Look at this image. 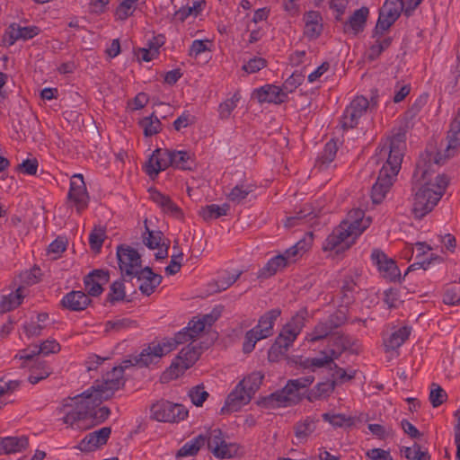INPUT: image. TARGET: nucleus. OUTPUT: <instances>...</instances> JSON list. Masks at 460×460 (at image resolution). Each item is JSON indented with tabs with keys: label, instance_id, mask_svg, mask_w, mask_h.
I'll return each instance as SVG.
<instances>
[{
	"label": "nucleus",
	"instance_id": "nucleus-1",
	"mask_svg": "<svg viewBox=\"0 0 460 460\" xmlns=\"http://www.w3.org/2000/svg\"><path fill=\"white\" fill-rule=\"evenodd\" d=\"M180 344L176 335L173 338H164L161 342L150 343L137 356L125 360L123 366L112 367L102 376V380L95 381L84 392L66 401L60 410L64 413L63 423L78 430H86L102 423L109 418L111 411L101 404L111 398L115 392L123 386L125 368L133 365L148 367Z\"/></svg>",
	"mask_w": 460,
	"mask_h": 460
},
{
	"label": "nucleus",
	"instance_id": "nucleus-2",
	"mask_svg": "<svg viewBox=\"0 0 460 460\" xmlns=\"http://www.w3.org/2000/svg\"><path fill=\"white\" fill-rule=\"evenodd\" d=\"M405 139V132L400 130L386 144L376 150L374 157L376 163L378 164L385 157L386 160L380 169L377 180L371 190V199L375 204H380L384 200L401 169L403 152L406 147Z\"/></svg>",
	"mask_w": 460,
	"mask_h": 460
},
{
	"label": "nucleus",
	"instance_id": "nucleus-3",
	"mask_svg": "<svg viewBox=\"0 0 460 460\" xmlns=\"http://www.w3.org/2000/svg\"><path fill=\"white\" fill-rule=\"evenodd\" d=\"M371 224L369 217H366L362 209L351 210L346 219L333 229L323 243L326 251L336 250L337 252L349 249Z\"/></svg>",
	"mask_w": 460,
	"mask_h": 460
},
{
	"label": "nucleus",
	"instance_id": "nucleus-4",
	"mask_svg": "<svg viewBox=\"0 0 460 460\" xmlns=\"http://www.w3.org/2000/svg\"><path fill=\"white\" fill-rule=\"evenodd\" d=\"M193 164V154L190 152L157 148L150 156L146 172L153 178L170 166L190 170Z\"/></svg>",
	"mask_w": 460,
	"mask_h": 460
},
{
	"label": "nucleus",
	"instance_id": "nucleus-5",
	"mask_svg": "<svg viewBox=\"0 0 460 460\" xmlns=\"http://www.w3.org/2000/svg\"><path fill=\"white\" fill-rule=\"evenodd\" d=\"M447 185V177L438 175L435 182H426L418 187L412 204L415 217L421 218L429 213L442 198Z\"/></svg>",
	"mask_w": 460,
	"mask_h": 460
},
{
	"label": "nucleus",
	"instance_id": "nucleus-6",
	"mask_svg": "<svg viewBox=\"0 0 460 460\" xmlns=\"http://www.w3.org/2000/svg\"><path fill=\"white\" fill-rule=\"evenodd\" d=\"M280 314L281 310L279 308L267 311L260 317L257 325L246 332L243 342V351L244 353H251L259 341L273 335L275 322Z\"/></svg>",
	"mask_w": 460,
	"mask_h": 460
},
{
	"label": "nucleus",
	"instance_id": "nucleus-7",
	"mask_svg": "<svg viewBox=\"0 0 460 460\" xmlns=\"http://www.w3.org/2000/svg\"><path fill=\"white\" fill-rule=\"evenodd\" d=\"M200 356V349L189 344L181 349L171 366L163 374L164 379H176L192 367Z\"/></svg>",
	"mask_w": 460,
	"mask_h": 460
},
{
	"label": "nucleus",
	"instance_id": "nucleus-8",
	"mask_svg": "<svg viewBox=\"0 0 460 460\" xmlns=\"http://www.w3.org/2000/svg\"><path fill=\"white\" fill-rule=\"evenodd\" d=\"M218 309H213L209 314L200 317H194L188 325L175 335L181 344L195 341L207 326H211L220 316Z\"/></svg>",
	"mask_w": 460,
	"mask_h": 460
},
{
	"label": "nucleus",
	"instance_id": "nucleus-9",
	"mask_svg": "<svg viewBox=\"0 0 460 460\" xmlns=\"http://www.w3.org/2000/svg\"><path fill=\"white\" fill-rule=\"evenodd\" d=\"M151 418L161 422H180L188 416L187 409L179 403L161 400L152 404Z\"/></svg>",
	"mask_w": 460,
	"mask_h": 460
},
{
	"label": "nucleus",
	"instance_id": "nucleus-10",
	"mask_svg": "<svg viewBox=\"0 0 460 460\" xmlns=\"http://www.w3.org/2000/svg\"><path fill=\"white\" fill-rule=\"evenodd\" d=\"M90 197L82 174H74L70 179L67 193L68 206L75 208L77 213H82L88 208Z\"/></svg>",
	"mask_w": 460,
	"mask_h": 460
},
{
	"label": "nucleus",
	"instance_id": "nucleus-11",
	"mask_svg": "<svg viewBox=\"0 0 460 460\" xmlns=\"http://www.w3.org/2000/svg\"><path fill=\"white\" fill-rule=\"evenodd\" d=\"M403 11V0H386L379 11V16L375 27V35L385 32L400 17Z\"/></svg>",
	"mask_w": 460,
	"mask_h": 460
},
{
	"label": "nucleus",
	"instance_id": "nucleus-12",
	"mask_svg": "<svg viewBox=\"0 0 460 460\" xmlns=\"http://www.w3.org/2000/svg\"><path fill=\"white\" fill-rule=\"evenodd\" d=\"M119 267L125 276L133 277L143 269L141 268V258L137 250L125 245L117 249Z\"/></svg>",
	"mask_w": 460,
	"mask_h": 460
},
{
	"label": "nucleus",
	"instance_id": "nucleus-13",
	"mask_svg": "<svg viewBox=\"0 0 460 460\" xmlns=\"http://www.w3.org/2000/svg\"><path fill=\"white\" fill-rule=\"evenodd\" d=\"M371 260L383 279L389 282H395L401 279V271L396 262L383 251L374 249L371 253Z\"/></svg>",
	"mask_w": 460,
	"mask_h": 460
},
{
	"label": "nucleus",
	"instance_id": "nucleus-14",
	"mask_svg": "<svg viewBox=\"0 0 460 460\" xmlns=\"http://www.w3.org/2000/svg\"><path fill=\"white\" fill-rule=\"evenodd\" d=\"M208 449L217 458H231L237 454L239 447L235 443H227L220 429H216L209 432L207 438Z\"/></svg>",
	"mask_w": 460,
	"mask_h": 460
},
{
	"label": "nucleus",
	"instance_id": "nucleus-15",
	"mask_svg": "<svg viewBox=\"0 0 460 460\" xmlns=\"http://www.w3.org/2000/svg\"><path fill=\"white\" fill-rule=\"evenodd\" d=\"M297 336L298 335L291 330L283 326L280 333L276 338L275 342L269 349L268 358L270 361H278L280 358L284 357Z\"/></svg>",
	"mask_w": 460,
	"mask_h": 460
},
{
	"label": "nucleus",
	"instance_id": "nucleus-16",
	"mask_svg": "<svg viewBox=\"0 0 460 460\" xmlns=\"http://www.w3.org/2000/svg\"><path fill=\"white\" fill-rule=\"evenodd\" d=\"M301 396L296 395L286 385L282 389L278 390L263 400L264 405L269 409L288 407L298 403Z\"/></svg>",
	"mask_w": 460,
	"mask_h": 460
},
{
	"label": "nucleus",
	"instance_id": "nucleus-17",
	"mask_svg": "<svg viewBox=\"0 0 460 460\" xmlns=\"http://www.w3.org/2000/svg\"><path fill=\"white\" fill-rule=\"evenodd\" d=\"M252 398V394L239 382L235 388L228 394L221 411L223 413L237 411L243 406L248 404Z\"/></svg>",
	"mask_w": 460,
	"mask_h": 460
},
{
	"label": "nucleus",
	"instance_id": "nucleus-18",
	"mask_svg": "<svg viewBox=\"0 0 460 460\" xmlns=\"http://www.w3.org/2000/svg\"><path fill=\"white\" fill-rule=\"evenodd\" d=\"M355 344L356 340H354L352 337L340 332H335L329 338L328 349L326 351L334 361L335 359H338L346 350H350L352 352L356 351L353 349Z\"/></svg>",
	"mask_w": 460,
	"mask_h": 460
},
{
	"label": "nucleus",
	"instance_id": "nucleus-19",
	"mask_svg": "<svg viewBox=\"0 0 460 460\" xmlns=\"http://www.w3.org/2000/svg\"><path fill=\"white\" fill-rule=\"evenodd\" d=\"M111 429L103 427L98 430L87 434L79 443L81 451L91 452L99 447L105 445L111 436Z\"/></svg>",
	"mask_w": 460,
	"mask_h": 460
},
{
	"label": "nucleus",
	"instance_id": "nucleus-20",
	"mask_svg": "<svg viewBox=\"0 0 460 460\" xmlns=\"http://www.w3.org/2000/svg\"><path fill=\"white\" fill-rule=\"evenodd\" d=\"M109 272L103 270H94L84 277V283L87 295L98 296L103 291L102 286L109 282Z\"/></svg>",
	"mask_w": 460,
	"mask_h": 460
},
{
	"label": "nucleus",
	"instance_id": "nucleus-21",
	"mask_svg": "<svg viewBox=\"0 0 460 460\" xmlns=\"http://www.w3.org/2000/svg\"><path fill=\"white\" fill-rule=\"evenodd\" d=\"M304 35L308 40H316L323 32V17L317 11H308L304 13Z\"/></svg>",
	"mask_w": 460,
	"mask_h": 460
},
{
	"label": "nucleus",
	"instance_id": "nucleus-22",
	"mask_svg": "<svg viewBox=\"0 0 460 460\" xmlns=\"http://www.w3.org/2000/svg\"><path fill=\"white\" fill-rule=\"evenodd\" d=\"M254 97L259 102L282 103L287 100V94L282 87L273 84H266L253 93Z\"/></svg>",
	"mask_w": 460,
	"mask_h": 460
},
{
	"label": "nucleus",
	"instance_id": "nucleus-23",
	"mask_svg": "<svg viewBox=\"0 0 460 460\" xmlns=\"http://www.w3.org/2000/svg\"><path fill=\"white\" fill-rule=\"evenodd\" d=\"M40 33L38 26H21L18 23H12L6 30L5 35L8 37V44L13 45L17 40H28Z\"/></svg>",
	"mask_w": 460,
	"mask_h": 460
},
{
	"label": "nucleus",
	"instance_id": "nucleus-24",
	"mask_svg": "<svg viewBox=\"0 0 460 460\" xmlns=\"http://www.w3.org/2000/svg\"><path fill=\"white\" fill-rule=\"evenodd\" d=\"M134 277L140 282L139 290L146 296H150L162 282V276L155 274L149 267L144 268Z\"/></svg>",
	"mask_w": 460,
	"mask_h": 460
},
{
	"label": "nucleus",
	"instance_id": "nucleus-25",
	"mask_svg": "<svg viewBox=\"0 0 460 460\" xmlns=\"http://www.w3.org/2000/svg\"><path fill=\"white\" fill-rule=\"evenodd\" d=\"M90 303L91 299L87 294L75 290L68 292L61 300L62 306L70 311H83Z\"/></svg>",
	"mask_w": 460,
	"mask_h": 460
},
{
	"label": "nucleus",
	"instance_id": "nucleus-26",
	"mask_svg": "<svg viewBox=\"0 0 460 460\" xmlns=\"http://www.w3.org/2000/svg\"><path fill=\"white\" fill-rule=\"evenodd\" d=\"M372 38L375 41L365 52V58L369 62L376 60L392 43V38L385 37L384 32H378L377 35H375V29L373 30Z\"/></svg>",
	"mask_w": 460,
	"mask_h": 460
},
{
	"label": "nucleus",
	"instance_id": "nucleus-27",
	"mask_svg": "<svg viewBox=\"0 0 460 460\" xmlns=\"http://www.w3.org/2000/svg\"><path fill=\"white\" fill-rule=\"evenodd\" d=\"M150 198L164 213L178 219L182 218V210L171 199L169 196H166L158 190H153L150 193Z\"/></svg>",
	"mask_w": 460,
	"mask_h": 460
},
{
	"label": "nucleus",
	"instance_id": "nucleus-28",
	"mask_svg": "<svg viewBox=\"0 0 460 460\" xmlns=\"http://www.w3.org/2000/svg\"><path fill=\"white\" fill-rule=\"evenodd\" d=\"M447 145L445 149V156H454L456 149L460 146V109L456 116L450 124V128L447 132Z\"/></svg>",
	"mask_w": 460,
	"mask_h": 460
},
{
	"label": "nucleus",
	"instance_id": "nucleus-29",
	"mask_svg": "<svg viewBox=\"0 0 460 460\" xmlns=\"http://www.w3.org/2000/svg\"><path fill=\"white\" fill-rule=\"evenodd\" d=\"M368 14L369 10L367 7L363 6L357 9L349 17L348 22H346L344 31L346 33H351L354 36L363 31Z\"/></svg>",
	"mask_w": 460,
	"mask_h": 460
},
{
	"label": "nucleus",
	"instance_id": "nucleus-30",
	"mask_svg": "<svg viewBox=\"0 0 460 460\" xmlns=\"http://www.w3.org/2000/svg\"><path fill=\"white\" fill-rule=\"evenodd\" d=\"M315 429L316 421L311 417H306L305 420L296 422L294 426L295 436L297 440L296 444L306 441Z\"/></svg>",
	"mask_w": 460,
	"mask_h": 460
},
{
	"label": "nucleus",
	"instance_id": "nucleus-31",
	"mask_svg": "<svg viewBox=\"0 0 460 460\" xmlns=\"http://www.w3.org/2000/svg\"><path fill=\"white\" fill-rule=\"evenodd\" d=\"M335 380L320 382L308 392L306 398L309 402H314L322 398L329 397L335 389Z\"/></svg>",
	"mask_w": 460,
	"mask_h": 460
},
{
	"label": "nucleus",
	"instance_id": "nucleus-32",
	"mask_svg": "<svg viewBox=\"0 0 460 460\" xmlns=\"http://www.w3.org/2000/svg\"><path fill=\"white\" fill-rule=\"evenodd\" d=\"M411 328L403 326L391 333V335L384 341L386 350H394L401 347L409 338Z\"/></svg>",
	"mask_w": 460,
	"mask_h": 460
},
{
	"label": "nucleus",
	"instance_id": "nucleus-33",
	"mask_svg": "<svg viewBox=\"0 0 460 460\" xmlns=\"http://www.w3.org/2000/svg\"><path fill=\"white\" fill-rule=\"evenodd\" d=\"M4 455L13 454L25 449L28 447V438L22 437H6L1 438Z\"/></svg>",
	"mask_w": 460,
	"mask_h": 460
},
{
	"label": "nucleus",
	"instance_id": "nucleus-34",
	"mask_svg": "<svg viewBox=\"0 0 460 460\" xmlns=\"http://www.w3.org/2000/svg\"><path fill=\"white\" fill-rule=\"evenodd\" d=\"M254 185L245 182L236 184L231 189L229 193L226 194V198L229 201L240 204L242 203L249 194L254 191Z\"/></svg>",
	"mask_w": 460,
	"mask_h": 460
},
{
	"label": "nucleus",
	"instance_id": "nucleus-35",
	"mask_svg": "<svg viewBox=\"0 0 460 460\" xmlns=\"http://www.w3.org/2000/svg\"><path fill=\"white\" fill-rule=\"evenodd\" d=\"M289 264L287 261V259L282 256V254H279L273 258H271L266 265L260 270V277L269 278L276 274L278 271L285 269Z\"/></svg>",
	"mask_w": 460,
	"mask_h": 460
},
{
	"label": "nucleus",
	"instance_id": "nucleus-36",
	"mask_svg": "<svg viewBox=\"0 0 460 460\" xmlns=\"http://www.w3.org/2000/svg\"><path fill=\"white\" fill-rule=\"evenodd\" d=\"M23 288H18L15 292L4 296L0 302V313L9 312L18 307L23 300Z\"/></svg>",
	"mask_w": 460,
	"mask_h": 460
},
{
	"label": "nucleus",
	"instance_id": "nucleus-37",
	"mask_svg": "<svg viewBox=\"0 0 460 460\" xmlns=\"http://www.w3.org/2000/svg\"><path fill=\"white\" fill-rule=\"evenodd\" d=\"M207 442V438L199 435L192 438L191 440L185 443L178 451L177 457H185V456H195L199 450L205 445Z\"/></svg>",
	"mask_w": 460,
	"mask_h": 460
},
{
	"label": "nucleus",
	"instance_id": "nucleus-38",
	"mask_svg": "<svg viewBox=\"0 0 460 460\" xmlns=\"http://www.w3.org/2000/svg\"><path fill=\"white\" fill-rule=\"evenodd\" d=\"M321 357L306 358L300 361V366L304 368H308L314 371L316 368H322L331 366L333 363L332 357L329 356L326 350L320 351Z\"/></svg>",
	"mask_w": 460,
	"mask_h": 460
},
{
	"label": "nucleus",
	"instance_id": "nucleus-39",
	"mask_svg": "<svg viewBox=\"0 0 460 460\" xmlns=\"http://www.w3.org/2000/svg\"><path fill=\"white\" fill-rule=\"evenodd\" d=\"M429 99L428 93H422L418 96L414 102L411 104L409 109L404 112L403 117L406 121V125L412 122L426 106Z\"/></svg>",
	"mask_w": 460,
	"mask_h": 460
},
{
	"label": "nucleus",
	"instance_id": "nucleus-40",
	"mask_svg": "<svg viewBox=\"0 0 460 460\" xmlns=\"http://www.w3.org/2000/svg\"><path fill=\"white\" fill-rule=\"evenodd\" d=\"M51 372V368L46 364V362L36 361L31 367V374L28 377V381L31 385H35L40 380L47 378Z\"/></svg>",
	"mask_w": 460,
	"mask_h": 460
},
{
	"label": "nucleus",
	"instance_id": "nucleus-41",
	"mask_svg": "<svg viewBox=\"0 0 460 460\" xmlns=\"http://www.w3.org/2000/svg\"><path fill=\"white\" fill-rule=\"evenodd\" d=\"M334 332L330 329L324 321H320L314 329L305 336L308 342H316L327 337H331Z\"/></svg>",
	"mask_w": 460,
	"mask_h": 460
},
{
	"label": "nucleus",
	"instance_id": "nucleus-42",
	"mask_svg": "<svg viewBox=\"0 0 460 460\" xmlns=\"http://www.w3.org/2000/svg\"><path fill=\"white\" fill-rule=\"evenodd\" d=\"M229 208L230 206L226 203L222 206L211 204L202 208L199 211V215L205 220L216 219L222 216H226Z\"/></svg>",
	"mask_w": 460,
	"mask_h": 460
},
{
	"label": "nucleus",
	"instance_id": "nucleus-43",
	"mask_svg": "<svg viewBox=\"0 0 460 460\" xmlns=\"http://www.w3.org/2000/svg\"><path fill=\"white\" fill-rule=\"evenodd\" d=\"M309 247L310 243L303 239L298 241L292 247L287 249L282 253V256H284L287 259V261L290 265L291 263L296 261L297 257L302 256L309 249Z\"/></svg>",
	"mask_w": 460,
	"mask_h": 460
},
{
	"label": "nucleus",
	"instance_id": "nucleus-44",
	"mask_svg": "<svg viewBox=\"0 0 460 460\" xmlns=\"http://www.w3.org/2000/svg\"><path fill=\"white\" fill-rule=\"evenodd\" d=\"M137 322L129 318H118L105 323V332H119L124 330L136 328Z\"/></svg>",
	"mask_w": 460,
	"mask_h": 460
},
{
	"label": "nucleus",
	"instance_id": "nucleus-45",
	"mask_svg": "<svg viewBox=\"0 0 460 460\" xmlns=\"http://www.w3.org/2000/svg\"><path fill=\"white\" fill-rule=\"evenodd\" d=\"M139 125L144 131L146 137H152L156 135L162 129V123L159 119L154 114L143 118L139 121Z\"/></svg>",
	"mask_w": 460,
	"mask_h": 460
},
{
	"label": "nucleus",
	"instance_id": "nucleus-46",
	"mask_svg": "<svg viewBox=\"0 0 460 460\" xmlns=\"http://www.w3.org/2000/svg\"><path fill=\"white\" fill-rule=\"evenodd\" d=\"M308 318V311L305 308L299 310L291 320L284 325L285 328L291 330L296 334L299 335L305 327V322Z\"/></svg>",
	"mask_w": 460,
	"mask_h": 460
},
{
	"label": "nucleus",
	"instance_id": "nucleus-47",
	"mask_svg": "<svg viewBox=\"0 0 460 460\" xmlns=\"http://www.w3.org/2000/svg\"><path fill=\"white\" fill-rule=\"evenodd\" d=\"M241 99V95L238 92L234 93L233 96L226 99L225 102L220 103L218 107L219 117L222 119H229L232 111L237 107V103Z\"/></svg>",
	"mask_w": 460,
	"mask_h": 460
},
{
	"label": "nucleus",
	"instance_id": "nucleus-48",
	"mask_svg": "<svg viewBox=\"0 0 460 460\" xmlns=\"http://www.w3.org/2000/svg\"><path fill=\"white\" fill-rule=\"evenodd\" d=\"M338 146L337 143L334 140H330L324 146V148L319 157L318 162L320 163L321 167H326L332 163L337 154Z\"/></svg>",
	"mask_w": 460,
	"mask_h": 460
},
{
	"label": "nucleus",
	"instance_id": "nucleus-49",
	"mask_svg": "<svg viewBox=\"0 0 460 460\" xmlns=\"http://www.w3.org/2000/svg\"><path fill=\"white\" fill-rule=\"evenodd\" d=\"M322 418L324 421L329 422L335 428H341L343 426H352L353 420L350 417H347L344 414H334V413H323Z\"/></svg>",
	"mask_w": 460,
	"mask_h": 460
},
{
	"label": "nucleus",
	"instance_id": "nucleus-50",
	"mask_svg": "<svg viewBox=\"0 0 460 460\" xmlns=\"http://www.w3.org/2000/svg\"><path fill=\"white\" fill-rule=\"evenodd\" d=\"M146 220L145 221L146 232L143 234V242L149 249L159 248L163 237L161 231H151L146 226Z\"/></svg>",
	"mask_w": 460,
	"mask_h": 460
},
{
	"label": "nucleus",
	"instance_id": "nucleus-51",
	"mask_svg": "<svg viewBox=\"0 0 460 460\" xmlns=\"http://www.w3.org/2000/svg\"><path fill=\"white\" fill-rule=\"evenodd\" d=\"M105 238V229L103 227H94L89 235V244L91 249L99 252Z\"/></svg>",
	"mask_w": 460,
	"mask_h": 460
},
{
	"label": "nucleus",
	"instance_id": "nucleus-52",
	"mask_svg": "<svg viewBox=\"0 0 460 460\" xmlns=\"http://www.w3.org/2000/svg\"><path fill=\"white\" fill-rule=\"evenodd\" d=\"M314 381V376H303L297 379H291L288 380L287 383V385L289 390H292V392L298 396H301L300 390L305 389L311 385L313 382Z\"/></svg>",
	"mask_w": 460,
	"mask_h": 460
},
{
	"label": "nucleus",
	"instance_id": "nucleus-53",
	"mask_svg": "<svg viewBox=\"0 0 460 460\" xmlns=\"http://www.w3.org/2000/svg\"><path fill=\"white\" fill-rule=\"evenodd\" d=\"M262 379L263 376L260 372H254L244 377L240 382L242 383V385H243L253 396L256 391L260 388Z\"/></svg>",
	"mask_w": 460,
	"mask_h": 460
},
{
	"label": "nucleus",
	"instance_id": "nucleus-54",
	"mask_svg": "<svg viewBox=\"0 0 460 460\" xmlns=\"http://www.w3.org/2000/svg\"><path fill=\"white\" fill-rule=\"evenodd\" d=\"M446 391L438 385L433 383L429 393V401L433 407L440 406L447 399Z\"/></svg>",
	"mask_w": 460,
	"mask_h": 460
},
{
	"label": "nucleus",
	"instance_id": "nucleus-55",
	"mask_svg": "<svg viewBox=\"0 0 460 460\" xmlns=\"http://www.w3.org/2000/svg\"><path fill=\"white\" fill-rule=\"evenodd\" d=\"M125 297V289H124V284L120 280H117L113 282L111 286L110 293L107 296V301L111 302V304L121 301Z\"/></svg>",
	"mask_w": 460,
	"mask_h": 460
},
{
	"label": "nucleus",
	"instance_id": "nucleus-56",
	"mask_svg": "<svg viewBox=\"0 0 460 460\" xmlns=\"http://www.w3.org/2000/svg\"><path fill=\"white\" fill-rule=\"evenodd\" d=\"M305 76L297 72H294L283 84L282 89L284 93L288 95V93H293L299 85L302 84Z\"/></svg>",
	"mask_w": 460,
	"mask_h": 460
},
{
	"label": "nucleus",
	"instance_id": "nucleus-57",
	"mask_svg": "<svg viewBox=\"0 0 460 460\" xmlns=\"http://www.w3.org/2000/svg\"><path fill=\"white\" fill-rule=\"evenodd\" d=\"M189 396L194 405L201 406L208 399V393L205 391L203 385H197L190 390Z\"/></svg>",
	"mask_w": 460,
	"mask_h": 460
},
{
	"label": "nucleus",
	"instance_id": "nucleus-58",
	"mask_svg": "<svg viewBox=\"0 0 460 460\" xmlns=\"http://www.w3.org/2000/svg\"><path fill=\"white\" fill-rule=\"evenodd\" d=\"M60 350V345L55 340H48L42 342L39 347L34 346L33 353H40L45 356L50 353H58Z\"/></svg>",
	"mask_w": 460,
	"mask_h": 460
},
{
	"label": "nucleus",
	"instance_id": "nucleus-59",
	"mask_svg": "<svg viewBox=\"0 0 460 460\" xmlns=\"http://www.w3.org/2000/svg\"><path fill=\"white\" fill-rule=\"evenodd\" d=\"M360 117H358L349 106L345 109L341 119V124L343 129L355 128Z\"/></svg>",
	"mask_w": 460,
	"mask_h": 460
},
{
	"label": "nucleus",
	"instance_id": "nucleus-60",
	"mask_svg": "<svg viewBox=\"0 0 460 460\" xmlns=\"http://www.w3.org/2000/svg\"><path fill=\"white\" fill-rule=\"evenodd\" d=\"M241 271L236 273L225 272L218 277L217 280V288L219 291L226 290L231 287L240 277Z\"/></svg>",
	"mask_w": 460,
	"mask_h": 460
},
{
	"label": "nucleus",
	"instance_id": "nucleus-61",
	"mask_svg": "<svg viewBox=\"0 0 460 460\" xmlns=\"http://www.w3.org/2000/svg\"><path fill=\"white\" fill-rule=\"evenodd\" d=\"M443 302L447 305H456L460 304V287L452 286L446 289Z\"/></svg>",
	"mask_w": 460,
	"mask_h": 460
},
{
	"label": "nucleus",
	"instance_id": "nucleus-62",
	"mask_svg": "<svg viewBox=\"0 0 460 460\" xmlns=\"http://www.w3.org/2000/svg\"><path fill=\"white\" fill-rule=\"evenodd\" d=\"M369 106V102L364 96H357L350 104L349 108L352 110L358 117H362L363 114L367 111Z\"/></svg>",
	"mask_w": 460,
	"mask_h": 460
},
{
	"label": "nucleus",
	"instance_id": "nucleus-63",
	"mask_svg": "<svg viewBox=\"0 0 460 460\" xmlns=\"http://www.w3.org/2000/svg\"><path fill=\"white\" fill-rule=\"evenodd\" d=\"M347 321V317L345 313L342 311H338L332 314H331L324 322L330 327V329L334 332V330L343 325Z\"/></svg>",
	"mask_w": 460,
	"mask_h": 460
},
{
	"label": "nucleus",
	"instance_id": "nucleus-64",
	"mask_svg": "<svg viewBox=\"0 0 460 460\" xmlns=\"http://www.w3.org/2000/svg\"><path fill=\"white\" fill-rule=\"evenodd\" d=\"M267 66L266 59L262 58H251L246 64H244L242 67L243 71L247 74H254L261 69L264 68Z\"/></svg>",
	"mask_w": 460,
	"mask_h": 460
}]
</instances>
